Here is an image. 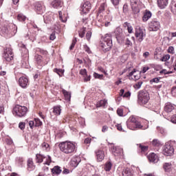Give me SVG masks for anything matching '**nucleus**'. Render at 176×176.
<instances>
[{
	"mask_svg": "<svg viewBox=\"0 0 176 176\" xmlns=\"http://www.w3.org/2000/svg\"><path fill=\"white\" fill-rule=\"evenodd\" d=\"M59 148L63 153L69 155V153H74L76 151V146L75 142L70 141L62 142L58 144Z\"/></svg>",
	"mask_w": 176,
	"mask_h": 176,
	"instance_id": "1",
	"label": "nucleus"
},
{
	"mask_svg": "<svg viewBox=\"0 0 176 176\" xmlns=\"http://www.w3.org/2000/svg\"><path fill=\"white\" fill-rule=\"evenodd\" d=\"M126 126L130 130H145L141 122L137 121L135 117L131 116L126 121Z\"/></svg>",
	"mask_w": 176,
	"mask_h": 176,
	"instance_id": "2",
	"label": "nucleus"
},
{
	"mask_svg": "<svg viewBox=\"0 0 176 176\" xmlns=\"http://www.w3.org/2000/svg\"><path fill=\"white\" fill-rule=\"evenodd\" d=\"M112 46H113L112 44V36L110 34H105L102 42L100 43V47H102L104 53H107V52H109L112 49Z\"/></svg>",
	"mask_w": 176,
	"mask_h": 176,
	"instance_id": "3",
	"label": "nucleus"
},
{
	"mask_svg": "<svg viewBox=\"0 0 176 176\" xmlns=\"http://www.w3.org/2000/svg\"><path fill=\"white\" fill-rule=\"evenodd\" d=\"M151 100L149 93L146 91L141 90L138 94V103L139 105H146Z\"/></svg>",
	"mask_w": 176,
	"mask_h": 176,
	"instance_id": "4",
	"label": "nucleus"
},
{
	"mask_svg": "<svg viewBox=\"0 0 176 176\" xmlns=\"http://www.w3.org/2000/svg\"><path fill=\"white\" fill-rule=\"evenodd\" d=\"M27 112H28V109H27L25 106H21L19 104H16L12 110L13 115L18 118H23L25 116V115H27Z\"/></svg>",
	"mask_w": 176,
	"mask_h": 176,
	"instance_id": "5",
	"label": "nucleus"
},
{
	"mask_svg": "<svg viewBox=\"0 0 176 176\" xmlns=\"http://www.w3.org/2000/svg\"><path fill=\"white\" fill-rule=\"evenodd\" d=\"M16 34L17 32V26L16 25L11 23L9 26H3L1 28L0 34L2 35H8V34Z\"/></svg>",
	"mask_w": 176,
	"mask_h": 176,
	"instance_id": "6",
	"label": "nucleus"
},
{
	"mask_svg": "<svg viewBox=\"0 0 176 176\" xmlns=\"http://www.w3.org/2000/svg\"><path fill=\"white\" fill-rule=\"evenodd\" d=\"M3 57V58H5V60L8 61V63L12 61V60H13V57H14V54H13V50H12V47H10V45H8L5 47Z\"/></svg>",
	"mask_w": 176,
	"mask_h": 176,
	"instance_id": "7",
	"label": "nucleus"
},
{
	"mask_svg": "<svg viewBox=\"0 0 176 176\" xmlns=\"http://www.w3.org/2000/svg\"><path fill=\"white\" fill-rule=\"evenodd\" d=\"M162 153L165 156H173L174 155V148L169 143H166L164 146Z\"/></svg>",
	"mask_w": 176,
	"mask_h": 176,
	"instance_id": "8",
	"label": "nucleus"
},
{
	"mask_svg": "<svg viewBox=\"0 0 176 176\" xmlns=\"http://www.w3.org/2000/svg\"><path fill=\"white\" fill-rule=\"evenodd\" d=\"M90 9H91V3L90 1L87 0H84V3L81 5V12L84 14L90 12Z\"/></svg>",
	"mask_w": 176,
	"mask_h": 176,
	"instance_id": "9",
	"label": "nucleus"
},
{
	"mask_svg": "<svg viewBox=\"0 0 176 176\" xmlns=\"http://www.w3.org/2000/svg\"><path fill=\"white\" fill-rule=\"evenodd\" d=\"M34 10L37 14H43L46 10V8L42 3L36 2L34 6Z\"/></svg>",
	"mask_w": 176,
	"mask_h": 176,
	"instance_id": "10",
	"label": "nucleus"
},
{
	"mask_svg": "<svg viewBox=\"0 0 176 176\" xmlns=\"http://www.w3.org/2000/svg\"><path fill=\"white\" fill-rule=\"evenodd\" d=\"M135 35L138 42H142L144 41V36H146L145 33H144V30L141 29V28H137L135 29Z\"/></svg>",
	"mask_w": 176,
	"mask_h": 176,
	"instance_id": "11",
	"label": "nucleus"
},
{
	"mask_svg": "<svg viewBox=\"0 0 176 176\" xmlns=\"http://www.w3.org/2000/svg\"><path fill=\"white\" fill-rule=\"evenodd\" d=\"M160 28V22L157 21H151L148 25L149 31H157Z\"/></svg>",
	"mask_w": 176,
	"mask_h": 176,
	"instance_id": "12",
	"label": "nucleus"
},
{
	"mask_svg": "<svg viewBox=\"0 0 176 176\" xmlns=\"http://www.w3.org/2000/svg\"><path fill=\"white\" fill-rule=\"evenodd\" d=\"M131 2V6L133 12L134 13H140V8H138V5L140 2H141L140 0H130Z\"/></svg>",
	"mask_w": 176,
	"mask_h": 176,
	"instance_id": "13",
	"label": "nucleus"
},
{
	"mask_svg": "<svg viewBox=\"0 0 176 176\" xmlns=\"http://www.w3.org/2000/svg\"><path fill=\"white\" fill-rule=\"evenodd\" d=\"M19 83L21 87L25 89V87H27V86L29 85L28 78H27L25 76H22L19 79Z\"/></svg>",
	"mask_w": 176,
	"mask_h": 176,
	"instance_id": "14",
	"label": "nucleus"
},
{
	"mask_svg": "<svg viewBox=\"0 0 176 176\" xmlns=\"http://www.w3.org/2000/svg\"><path fill=\"white\" fill-rule=\"evenodd\" d=\"M80 162H82L80 157L74 156L72 157V159L71 160L70 166H72V167H78V166L79 165V163Z\"/></svg>",
	"mask_w": 176,
	"mask_h": 176,
	"instance_id": "15",
	"label": "nucleus"
},
{
	"mask_svg": "<svg viewBox=\"0 0 176 176\" xmlns=\"http://www.w3.org/2000/svg\"><path fill=\"white\" fill-rule=\"evenodd\" d=\"M136 72L135 69H133V71L131 72L128 75V78L129 79H130L131 80H138V79H140V78H141V76L140 75H137L135 74Z\"/></svg>",
	"mask_w": 176,
	"mask_h": 176,
	"instance_id": "16",
	"label": "nucleus"
},
{
	"mask_svg": "<svg viewBox=\"0 0 176 176\" xmlns=\"http://www.w3.org/2000/svg\"><path fill=\"white\" fill-rule=\"evenodd\" d=\"M96 155L98 162H102L104 157H105V155L104 154V151L102 150H98L96 152Z\"/></svg>",
	"mask_w": 176,
	"mask_h": 176,
	"instance_id": "17",
	"label": "nucleus"
},
{
	"mask_svg": "<svg viewBox=\"0 0 176 176\" xmlns=\"http://www.w3.org/2000/svg\"><path fill=\"white\" fill-rule=\"evenodd\" d=\"M157 5L160 9H165L168 5V0H157Z\"/></svg>",
	"mask_w": 176,
	"mask_h": 176,
	"instance_id": "18",
	"label": "nucleus"
},
{
	"mask_svg": "<svg viewBox=\"0 0 176 176\" xmlns=\"http://www.w3.org/2000/svg\"><path fill=\"white\" fill-rule=\"evenodd\" d=\"M51 5L54 9H59V8L63 6V1H61V0H54L51 3Z\"/></svg>",
	"mask_w": 176,
	"mask_h": 176,
	"instance_id": "19",
	"label": "nucleus"
},
{
	"mask_svg": "<svg viewBox=\"0 0 176 176\" xmlns=\"http://www.w3.org/2000/svg\"><path fill=\"white\" fill-rule=\"evenodd\" d=\"M111 151L114 156H119V155H122V153H123V149L116 146H113Z\"/></svg>",
	"mask_w": 176,
	"mask_h": 176,
	"instance_id": "20",
	"label": "nucleus"
},
{
	"mask_svg": "<svg viewBox=\"0 0 176 176\" xmlns=\"http://www.w3.org/2000/svg\"><path fill=\"white\" fill-rule=\"evenodd\" d=\"M147 157L151 163H157V155L154 153L149 154Z\"/></svg>",
	"mask_w": 176,
	"mask_h": 176,
	"instance_id": "21",
	"label": "nucleus"
},
{
	"mask_svg": "<svg viewBox=\"0 0 176 176\" xmlns=\"http://www.w3.org/2000/svg\"><path fill=\"white\" fill-rule=\"evenodd\" d=\"M174 109H175L174 105H173V104H171V103H166L164 107V111L167 113H170L173 112V111H174Z\"/></svg>",
	"mask_w": 176,
	"mask_h": 176,
	"instance_id": "22",
	"label": "nucleus"
},
{
	"mask_svg": "<svg viewBox=\"0 0 176 176\" xmlns=\"http://www.w3.org/2000/svg\"><path fill=\"white\" fill-rule=\"evenodd\" d=\"M51 171L54 175H60L61 174V167L59 166H55L53 168L51 169Z\"/></svg>",
	"mask_w": 176,
	"mask_h": 176,
	"instance_id": "23",
	"label": "nucleus"
},
{
	"mask_svg": "<svg viewBox=\"0 0 176 176\" xmlns=\"http://www.w3.org/2000/svg\"><path fill=\"white\" fill-rule=\"evenodd\" d=\"M173 167V164H171V162H166L165 164H164L163 168L164 171H166V173H170V171H171V168Z\"/></svg>",
	"mask_w": 176,
	"mask_h": 176,
	"instance_id": "24",
	"label": "nucleus"
},
{
	"mask_svg": "<svg viewBox=\"0 0 176 176\" xmlns=\"http://www.w3.org/2000/svg\"><path fill=\"white\" fill-rule=\"evenodd\" d=\"M28 170L29 171H32L33 170H35V165H34V162L32 161V159H29L28 160Z\"/></svg>",
	"mask_w": 176,
	"mask_h": 176,
	"instance_id": "25",
	"label": "nucleus"
},
{
	"mask_svg": "<svg viewBox=\"0 0 176 176\" xmlns=\"http://www.w3.org/2000/svg\"><path fill=\"white\" fill-rule=\"evenodd\" d=\"M62 93L67 101H71V92L63 89Z\"/></svg>",
	"mask_w": 176,
	"mask_h": 176,
	"instance_id": "26",
	"label": "nucleus"
},
{
	"mask_svg": "<svg viewBox=\"0 0 176 176\" xmlns=\"http://www.w3.org/2000/svg\"><path fill=\"white\" fill-rule=\"evenodd\" d=\"M138 151L139 152H141V153H145L148 151V146H144L142 144H138Z\"/></svg>",
	"mask_w": 176,
	"mask_h": 176,
	"instance_id": "27",
	"label": "nucleus"
},
{
	"mask_svg": "<svg viewBox=\"0 0 176 176\" xmlns=\"http://www.w3.org/2000/svg\"><path fill=\"white\" fill-rule=\"evenodd\" d=\"M151 17H152V12H151V11H146L142 17V20L144 22L148 21V19H151Z\"/></svg>",
	"mask_w": 176,
	"mask_h": 176,
	"instance_id": "28",
	"label": "nucleus"
},
{
	"mask_svg": "<svg viewBox=\"0 0 176 176\" xmlns=\"http://www.w3.org/2000/svg\"><path fill=\"white\" fill-rule=\"evenodd\" d=\"M46 157L43 156L41 154L36 155V163H42L43 162V160Z\"/></svg>",
	"mask_w": 176,
	"mask_h": 176,
	"instance_id": "29",
	"label": "nucleus"
},
{
	"mask_svg": "<svg viewBox=\"0 0 176 176\" xmlns=\"http://www.w3.org/2000/svg\"><path fill=\"white\" fill-rule=\"evenodd\" d=\"M122 176H133L130 168H126L122 171Z\"/></svg>",
	"mask_w": 176,
	"mask_h": 176,
	"instance_id": "30",
	"label": "nucleus"
},
{
	"mask_svg": "<svg viewBox=\"0 0 176 176\" xmlns=\"http://www.w3.org/2000/svg\"><path fill=\"white\" fill-rule=\"evenodd\" d=\"M53 112L56 116H58V115L61 114V107H60V106L54 107Z\"/></svg>",
	"mask_w": 176,
	"mask_h": 176,
	"instance_id": "31",
	"label": "nucleus"
},
{
	"mask_svg": "<svg viewBox=\"0 0 176 176\" xmlns=\"http://www.w3.org/2000/svg\"><path fill=\"white\" fill-rule=\"evenodd\" d=\"M115 34H116V38H117L118 36H120L123 35V30L120 28H117L115 31Z\"/></svg>",
	"mask_w": 176,
	"mask_h": 176,
	"instance_id": "32",
	"label": "nucleus"
},
{
	"mask_svg": "<svg viewBox=\"0 0 176 176\" xmlns=\"http://www.w3.org/2000/svg\"><path fill=\"white\" fill-rule=\"evenodd\" d=\"M111 168H112V163H111V162H108L104 164L105 171H111Z\"/></svg>",
	"mask_w": 176,
	"mask_h": 176,
	"instance_id": "33",
	"label": "nucleus"
},
{
	"mask_svg": "<svg viewBox=\"0 0 176 176\" xmlns=\"http://www.w3.org/2000/svg\"><path fill=\"white\" fill-rule=\"evenodd\" d=\"M116 39H117V41L118 42V43H124V39H125L124 34L118 36V37H116Z\"/></svg>",
	"mask_w": 176,
	"mask_h": 176,
	"instance_id": "34",
	"label": "nucleus"
},
{
	"mask_svg": "<svg viewBox=\"0 0 176 176\" xmlns=\"http://www.w3.org/2000/svg\"><path fill=\"white\" fill-rule=\"evenodd\" d=\"M17 19L19 20V21H25L27 17L23 14H19L17 16Z\"/></svg>",
	"mask_w": 176,
	"mask_h": 176,
	"instance_id": "35",
	"label": "nucleus"
},
{
	"mask_svg": "<svg viewBox=\"0 0 176 176\" xmlns=\"http://www.w3.org/2000/svg\"><path fill=\"white\" fill-rule=\"evenodd\" d=\"M86 33V28H82L80 29V30L78 32V35L80 38H83L85 36V34Z\"/></svg>",
	"mask_w": 176,
	"mask_h": 176,
	"instance_id": "36",
	"label": "nucleus"
},
{
	"mask_svg": "<svg viewBox=\"0 0 176 176\" xmlns=\"http://www.w3.org/2000/svg\"><path fill=\"white\" fill-rule=\"evenodd\" d=\"M172 12L176 14V0H173L171 6Z\"/></svg>",
	"mask_w": 176,
	"mask_h": 176,
	"instance_id": "37",
	"label": "nucleus"
},
{
	"mask_svg": "<svg viewBox=\"0 0 176 176\" xmlns=\"http://www.w3.org/2000/svg\"><path fill=\"white\" fill-rule=\"evenodd\" d=\"M35 59H36L37 64H41V63H42V56L36 54L35 55Z\"/></svg>",
	"mask_w": 176,
	"mask_h": 176,
	"instance_id": "38",
	"label": "nucleus"
},
{
	"mask_svg": "<svg viewBox=\"0 0 176 176\" xmlns=\"http://www.w3.org/2000/svg\"><path fill=\"white\" fill-rule=\"evenodd\" d=\"M152 145L153 146H160V145H161L160 141H159V140H157V139H154L152 141Z\"/></svg>",
	"mask_w": 176,
	"mask_h": 176,
	"instance_id": "39",
	"label": "nucleus"
},
{
	"mask_svg": "<svg viewBox=\"0 0 176 176\" xmlns=\"http://www.w3.org/2000/svg\"><path fill=\"white\" fill-rule=\"evenodd\" d=\"M104 105H107V100H102L99 101L97 104V107L100 108V107H104Z\"/></svg>",
	"mask_w": 176,
	"mask_h": 176,
	"instance_id": "40",
	"label": "nucleus"
},
{
	"mask_svg": "<svg viewBox=\"0 0 176 176\" xmlns=\"http://www.w3.org/2000/svg\"><path fill=\"white\" fill-rule=\"evenodd\" d=\"M23 162H24L23 157H18L16 158V162L17 163V164H19V166H21V164H23Z\"/></svg>",
	"mask_w": 176,
	"mask_h": 176,
	"instance_id": "41",
	"label": "nucleus"
},
{
	"mask_svg": "<svg viewBox=\"0 0 176 176\" xmlns=\"http://www.w3.org/2000/svg\"><path fill=\"white\" fill-rule=\"evenodd\" d=\"M107 6V4L105 3H103L100 5L99 7V13H102L104 10H105V7Z\"/></svg>",
	"mask_w": 176,
	"mask_h": 176,
	"instance_id": "42",
	"label": "nucleus"
},
{
	"mask_svg": "<svg viewBox=\"0 0 176 176\" xmlns=\"http://www.w3.org/2000/svg\"><path fill=\"white\" fill-rule=\"evenodd\" d=\"M43 19H44V23H45V24H49V22L51 20L50 16H49V15H44L43 16Z\"/></svg>",
	"mask_w": 176,
	"mask_h": 176,
	"instance_id": "43",
	"label": "nucleus"
},
{
	"mask_svg": "<svg viewBox=\"0 0 176 176\" xmlns=\"http://www.w3.org/2000/svg\"><path fill=\"white\" fill-rule=\"evenodd\" d=\"M76 38H74L73 40H72V43L69 47V50H72L74 47H75V45H76Z\"/></svg>",
	"mask_w": 176,
	"mask_h": 176,
	"instance_id": "44",
	"label": "nucleus"
},
{
	"mask_svg": "<svg viewBox=\"0 0 176 176\" xmlns=\"http://www.w3.org/2000/svg\"><path fill=\"white\" fill-rule=\"evenodd\" d=\"M42 148L44 149V151H49V144L46 143V142H43L41 144Z\"/></svg>",
	"mask_w": 176,
	"mask_h": 176,
	"instance_id": "45",
	"label": "nucleus"
},
{
	"mask_svg": "<svg viewBox=\"0 0 176 176\" xmlns=\"http://www.w3.org/2000/svg\"><path fill=\"white\" fill-rule=\"evenodd\" d=\"M94 76L96 79H102V78H104V74H98L94 72Z\"/></svg>",
	"mask_w": 176,
	"mask_h": 176,
	"instance_id": "46",
	"label": "nucleus"
},
{
	"mask_svg": "<svg viewBox=\"0 0 176 176\" xmlns=\"http://www.w3.org/2000/svg\"><path fill=\"white\" fill-rule=\"evenodd\" d=\"M160 82V77H156L150 80V83H159Z\"/></svg>",
	"mask_w": 176,
	"mask_h": 176,
	"instance_id": "47",
	"label": "nucleus"
},
{
	"mask_svg": "<svg viewBox=\"0 0 176 176\" xmlns=\"http://www.w3.org/2000/svg\"><path fill=\"white\" fill-rule=\"evenodd\" d=\"M171 56L170 54L164 55L160 60L161 61H168L169 58H170Z\"/></svg>",
	"mask_w": 176,
	"mask_h": 176,
	"instance_id": "48",
	"label": "nucleus"
},
{
	"mask_svg": "<svg viewBox=\"0 0 176 176\" xmlns=\"http://www.w3.org/2000/svg\"><path fill=\"white\" fill-rule=\"evenodd\" d=\"M50 163H52V157H50V155H48V157L47 158V161L45 162H44V164L50 166Z\"/></svg>",
	"mask_w": 176,
	"mask_h": 176,
	"instance_id": "49",
	"label": "nucleus"
},
{
	"mask_svg": "<svg viewBox=\"0 0 176 176\" xmlns=\"http://www.w3.org/2000/svg\"><path fill=\"white\" fill-rule=\"evenodd\" d=\"M80 74L82 75L83 76H87V70H86V69L80 70Z\"/></svg>",
	"mask_w": 176,
	"mask_h": 176,
	"instance_id": "50",
	"label": "nucleus"
},
{
	"mask_svg": "<svg viewBox=\"0 0 176 176\" xmlns=\"http://www.w3.org/2000/svg\"><path fill=\"white\" fill-rule=\"evenodd\" d=\"M19 127L21 130H24L25 129V122H19Z\"/></svg>",
	"mask_w": 176,
	"mask_h": 176,
	"instance_id": "51",
	"label": "nucleus"
},
{
	"mask_svg": "<svg viewBox=\"0 0 176 176\" xmlns=\"http://www.w3.org/2000/svg\"><path fill=\"white\" fill-rule=\"evenodd\" d=\"M168 53H170V54H174V53H175V52H174V47L170 46L168 48Z\"/></svg>",
	"mask_w": 176,
	"mask_h": 176,
	"instance_id": "52",
	"label": "nucleus"
},
{
	"mask_svg": "<svg viewBox=\"0 0 176 176\" xmlns=\"http://www.w3.org/2000/svg\"><path fill=\"white\" fill-rule=\"evenodd\" d=\"M111 2L113 6H118V5H119V2H120V0H111Z\"/></svg>",
	"mask_w": 176,
	"mask_h": 176,
	"instance_id": "53",
	"label": "nucleus"
},
{
	"mask_svg": "<svg viewBox=\"0 0 176 176\" xmlns=\"http://www.w3.org/2000/svg\"><path fill=\"white\" fill-rule=\"evenodd\" d=\"M129 12V6L127 4H124L123 6V12L127 13Z\"/></svg>",
	"mask_w": 176,
	"mask_h": 176,
	"instance_id": "54",
	"label": "nucleus"
},
{
	"mask_svg": "<svg viewBox=\"0 0 176 176\" xmlns=\"http://www.w3.org/2000/svg\"><path fill=\"white\" fill-rule=\"evenodd\" d=\"M157 130L161 134H166V130L162 127H157Z\"/></svg>",
	"mask_w": 176,
	"mask_h": 176,
	"instance_id": "55",
	"label": "nucleus"
},
{
	"mask_svg": "<svg viewBox=\"0 0 176 176\" xmlns=\"http://www.w3.org/2000/svg\"><path fill=\"white\" fill-rule=\"evenodd\" d=\"M117 113H118V116H123V109H118Z\"/></svg>",
	"mask_w": 176,
	"mask_h": 176,
	"instance_id": "56",
	"label": "nucleus"
},
{
	"mask_svg": "<svg viewBox=\"0 0 176 176\" xmlns=\"http://www.w3.org/2000/svg\"><path fill=\"white\" fill-rule=\"evenodd\" d=\"M86 38L87 41H90V38H91V32L89 31L87 32Z\"/></svg>",
	"mask_w": 176,
	"mask_h": 176,
	"instance_id": "57",
	"label": "nucleus"
},
{
	"mask_svg": "<svg viewBox=\"0 0 176 176\" xmlns=\"http://www.w3.org/2000/svg\"><path fill=\"white\" fill-rule=\"evenodd\" d=\"M50 41H54L56 39V33L52 32L50 36Z\"/></svg>",
	"mask_w": 176,
	"mask_h": 176,
	"instance_id": "58",
	"label": "nucleus"
},
{
	"mask_svg": "<svg viewBox=\"0 0 176 176\" xmlns=\"http://www.w3.org/2000/svg\"><path fill=\"white\" fill-rule=\"evenodd\" d=\"M125 45L127 46H132L133 43H131V41L130 40H129V38H126L125 41Z\"/></svg>",
	"mask_w": 176,
	"mask_h": 176,
	"instance_id": "59",
	"label": "nucleus"
},
{
	"mask_svg": "<svg viewBox=\"0 0 176 176\" xmlns=\"http://www.w3.org/2000/svg\"><path fill=\"white\" fill-rule=\"evenodd\" d=\"M91 142V138H87L84 140V143L87 144H90Z\"/></svg>",
	"mask_w": 176,
	"mask_h": 176,
	"instance_id": "60",
	"label": "nucleus"
},
{
	"mask_svg": "<svg viewBox=\"0 0 176 176\" xmlns=\"http://www.w3.org/2000/svg\"><path fill=\"white\" fill-rule=\"evenodd\" d=\"M54 72H56V74H64V70L61 69H54Z\"/></svg>",
	"mask_w": 176,
	"mask_h": 176,
	"instance_id": "61",
	"label": "nucleus"
},
{
	"mask_svg": "<svg viewBox=\"0 0 176 176\" xmlns=\"http://www.w3.org/2000/svg\"><path fill=\"white\" fill-rule=\"evenodd\" d=\"M84 49L87 52V53H89V54L91 53V51L90 50V47H89V46L84 45Z\"/></svg>",
	"mask_w": 176,
	"mask_h": 176,
	"instance_id": "62",
	"label": "nucleus"
},
{
	"mask_svg": "<svg viewBox=\"0 0 176 176\" xmlns=\"http://www.w3.org/2000/svg\"><path fill=\"white\" fill-rule=\"evenodd\" d=\"M137 89H141V86H142V81H139L136 85H135Z\"/></svg>",
	"mask_w": 176,
	"mask_h": 176,
	"instance_id": "63",
	"label": "nucleus"
},
{
	"mask_svg": "<svg viewBox=\"0 0 176 176\" xmlns=\"http://www.w3.org/2000/svg\"><path fill=\"white\" fill-rule=\"evenodd\" d=\"M171 122H172V123L176 124V114H175L174 116H173V117H172V118H171Z\"/></svg>",
	"mask_w": 176,
	"mask_h": 176,
	"instance_id": "64",
	"label": "nucleus"
}]
</instances>
